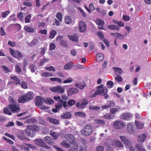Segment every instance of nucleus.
<instances>
[{"label":"nucleus","instance_id":"nucleus-43","mask_svg":"<svg viewBox=\"0 0 151 151\" xmlns=\"http://www.w3.org/2000/svg\"><path fill=\"white\" fill-rule=\"evenodd\" d=\"M75 114L76 116L83 118L85 117L86 116L84 113L80 111L77 112Z\"/></svg>","mask_w":151,"mask_h":151},{"label":"nucleus","instance_id":"nucleus-44","mask_svg":"<svg viewBox=\"0 0 151 151\" xmlns=\"http://www.w3.org/2000/svg\"><path fill=\"white\" fill-rule=\"evenodd\" d=\"M135 123L137 128L138 129H141L143 127L144 125L143 123L140 122H136V121H135Z\"/></svg>","mask_w":151,"mask_h":151},{"label":"nucleus","instance_id":"nucleus-57","mask_svg":"<svg viewBox=\"0 0 151 151\" xmlns=\"http://www.w3.org/2000/svg\"><path fill=\"white\" fill-rule=\"evenodd\" d=\"M107 84L108 86H107L109 88H112L113 86L114 83L113 82L111 81H108L106 83Z\"/></svg>","mask_w":151,"mask_h":151},{"label":"nucleus","instance_id":"nucleus-63","mask_svg":"<svg viewBox=\"0 0 151 151\" xmlns=\"http://www.w3.org/2000/svg\"><path fill=\"white\" fill-rule=\"evenodd\" d=\"M21 86L22 88L24 89H27L28 88L26 83L24 81H22L21 84Z\"/></svg>","mask_w":151,"mask_h":151},{"label":"nucleus","instance_id":"nucleus-26","mask_svg":"<svg viewBox=\"0 0 151 151\" xmlns=\"http://www.w3.org/2000/svg\"><path fill=\"white\" fill-rule=\"evenodd\" d=\"M45 140L48 143L51 145H52L54 144L53 139H51L50 137L46 136L45 138Z\"/></svg>","mask_w":151,"mask_h":151},{"label":"nucleus","instance_id":"nucleus-51","mask_svg":"<svg viewBox=\"0 0 151 151\" xmlns=\"http://www.w3.org/2000/svg\"><path fill=\"white\" fill-rule=\"evenodd\" d=\"M56 17V18L59 20L60 22H62V15L61 13H57Z\"/></svg>","mask_w":151,"mask_h":151},{"label":"nucleus","instance_id":"nucleus-23","mask_svg":"<svg viewBox=\"0 0 151 151\" xmlns=\"http://www.w3.org/2000/svg\"><path fill=\"white\" fill-rule=\"evenodd\" d=\"M24 123L28 124L31 123L36 124L37 123V121L36 119L31 118L26 120L24 121Z\"/></svg>","mask_w":151,"mask_h":151},{"label":"nucleus","instance_id":"nucleus-34","mask_svg":"<svg viewBox=\"0 0 151 151\" xmlns=\"http://www.w3.org/2000/svg\"><path fill=\"white\" fill-rule=\"evenodd\" d=\"M112 69L116 72L121 74L123 72L121 68H118L116 67H113Z\"/></svg>","mask_w":151,"mask_h":151},{"label":"nucleus","instance_id":"nucleus-42","mask_svg":"<svg viewBox=\"0 0 151 151\" xmlns=\"http://www.w3.org/2000/svg\"><path fill=\"white\" fill-rule=\"evenodd\" d=\"M15 71L18 74H21L22 70L20 66L18 65H15Z\"/></svg>","mask_w":151,"mask_h":151},{"label":"nucleus","instance_id":"nucleus-16","mask_svg":"<svg viewBox=\"0 0 151 151\" xmlns=\"http://www.w3.org/2000/svg\"><path fill=\"white\" fill-rule=\"evenodd\" d=\"M133 127V125L131 123L127 124V129L129 133L132 134L134 133V129Z\"/></svg>","mask_w":151,"mask_h":151},{"label":"nucleus","instance_id":"nucleus-17","mask_svg":"<svg viewBox=\"0 0 151 151\" xmlns=\"http://www.w3.org/2000/svg\"><path fill=\"white\" fill-rule=\"evenodd\" d=\"M35 143L37 145L42 147L45 143L43 140L41 139H36L34 140Z\"/></svg>","mask_w":151,"mask_h":151},{"label":"nucleus","instance_id":"nucleus-56","mask_svg":"<svg viewBox=\"0 0 151 151\" xmlns=\"http://www.w3.org/2000/svg\"><path fill=\"white\" fill-rule=\"evenodd\" d=\"M100 108L99 106H90L89 107V109L90 110H98L100 109Z\"/></svg>","mask_w":151,"mask_h":151},{"label":"nucleus","instance_id":"nucleus-48","mask_svg":"<svg viewBox=\"0 0 151 151\" xmlns=\"http://www.w3.org/2000/svg\"><path fill=\"white\" fill-rule=\"evenodd\" d=\"M50 80L52 81H56L59 83H60L62 82V80L58 78H51Z\"/></svg>","mask_w":151,"mask_h":151},{"label":"nucleus","instance_id":"nucleus-22","mask_svg":"<svg viewBox=\"0 0 151 151\" xmlns=\"http://www.w3.org/2000/svg\"><path fill=\"white\" fill-rule=\"evenodd\" d=\"M11 111L10 110V108L9 104L8 106L5 108L4 109V112L5 114L9 115H12Z\"/></svg>","mask_w":151,"mask_h":151},{"label":"nucleus","instance_id":"nucleus-45","mask_svg":"<svg viewBox=\"0 0 151 151\" xmlns=\"http://www.w3.org/2000/svg\"><path fill=\"white\" fill-rule=\"evenodd\" d=\"M108 27L111 29H115L119 30L120 29L119 27L116 25H110L108 26Z\"/></svg>","mask_w":151,"mask_h":151},{"label":"nucleus","instance_id":"nucleus-25","mask_svg":"<svg viewBox=\"0 0 151 151\" xmlns=\"http://www.w3.org/2000/svg\"><path fill=\"white\" fill-rule=\"evenodd\" d=\"M69 39L72 40L73 42H78V37L76 35H68Z\"/></svg>","mask_w":151,"mask_h":151},{"label":"nucleus","instance_id":"nucleus-41","mask_svg":"<svg viewBox=\"0 0 151 151\" xmlns=\"http://www.w3.org/2000/svg\"><path fill=\"white\" fill-rule=\"evenodd\" d=\"M62 146L66 148H68L70 147V145L67 143L66 141H63L60 144Z\"/></svg>","mask_w":151,"mask_h":151},{"label":"nucleus","instance_id":"nucleus-49","mask_svg":"<svg viewBox=\"0 0 151 151\" xmlns=\"http://www.w3.org/2000/svg\"><path fill=\"white\" fill-rule=\"evenodd\" d=\"M42 76L44 77L53 76V75L48 72H44L42 74Z\"/></svg>","mask_w":151,"mask_h":151},{"label":"nucleus","instance_id":"nucleus-5","mask_svg":"<svg viewBox=\"0 0 151 151\" xmlns=\"http://www.w3.org/2000/svg\"><path fill=\"white\" fill-rule=\"evenodd\" d=\"M27 129L25 130V132L26 134L31 137H33L34 135L32 132L31 129L32 128L37 129L38 127L36 125H34L32 126L27 125Z\"/></svg>","mask_w":151,"mask_h":151},{"label":"nucleus","instance_id":"nucleus-10","mask_svg":"<svg viewBox=\"0 0 151 151\" xmlns=\"http://www.w3.org/2000/svg\"><path fill=\"white\" fill-rule=\"evenodd\" d=\"M112 144L113 146L120 148H122L124 145L120 141L114 140L112 141Z\"/></svg>","mask_w":151,"mask_h":151},{"label":"nucleus","instance_id":"nucleus-21","mask_svg":"<svg viewBox=\"0 0 151 151\" xmlns=\"http://www.w3.org/2000/svg\"><path fill=\"white\" fill-rule=\"evenodd\" d=\"M73 66V63L72 62H70L64 65V69L68 70L71 68Z\"/></svg>","mask_w":151,"mask_h":151},{"label":"nucleus","instance_id":"nucleus-1","mask_svg":"<svg viewBox=\"0 0 151 151\" xmlns=\"http://www.w3.org/2000/svg\"><path fill=\"white\" fill-rule=\"evenodd\" d=\"M119 138L122 142L125 145L126 148H128L130 151H134V148L132 146V143L130 140L126 137L122 135L119 136Z\"/></svg>","mask_w":151,"mask_h":151},{"label":"nucleus","instance_id":"nucleus-37","mask_svg":"<svg viewBox=\"0 0 151 151\" xmlns=\"http://www.w3.org/2000/svg\"><path fill=\"white\" fill-rule=\"evenodd\" d=\"M48 120L50 122L54 124H57L59 123V121L57 119H55L51 118H49Z\"/></svg>","mask_w":151,"mask_h":151},{"label":"nucleus","instance_id":"nucleus-13","mask_svg":"<svg viewBox=\"0 0 151 151\" xmlns=\"http://www.w3.org/2000/svg\"><path fill=\"white\" fill-rule=\"evenodd\" d=\"M17 137L20 139L24 140L27 139L25 133L24 131H19L17 134Z\"/></svg>","mask_w":151,"mask_h":151},{"label":"nucleus","instance_id":"nucleus-62","mask_svg":"<svg viewBox=\"0 0 151 151\" xmlns=\"http://www.w3.org/2000/svg\"><path fill=\"white\" fill-rule=\"evenodd\" d=\"M31 16L30 14L28 15L25 18V23H29L30 22V18Z\"/></svg>","mask_w":151,"mask_h":151},{"label":"nucleus","instance_id":"nucleus-29","mask_svg":"<svg viewBox=\"0 0 151 151\" xmlns=\"http://www.w3.org/2000/svg\"><path fill=\"white\" fill-rule=\"evenodd\" d=\"M25 30L28 32H34V29L30 26H25L24 28Z\"/></svg>","mask_w":151,"mask_h":151},{"label":"nucleus","instance_id":"nucleus-33","mask_svg":"<svg viewBox=\"0 0 151 151\" xmlns=\"http://www.w3.org/2000/svg\"><path fill=\"white\" fill-rule=\"evenodd\" d=\"M15 55V56H14V57L16 58H18V59H21L22 57V53L17 51H16Z\"/></svg>","mask_w":151,"mask_h":151},{"label":"nucleus","instance_id":"nucleus-35","mask_svg":"<svg viewBox=\"0 0 151 151\" xmlns=\"http://www.w3.org/2000/svg\"><path fill=\"white\" fill-rule=\"evenodd\" d=\"M18 101L19 103H24L26 101H27V100L24 95V96H21L19 97Z\"/></svg>","mask_w":151,"mask_h":151},{"label":"nucleus","instance_id":"nucleus-15","mask_svg":"<svg viewBox=\"0 0 151 151\" xmlns=\"http://www.w3.org/2000/svg\"><path fill=\"white\" fill-rule=\"evenodd\" d=\"M78 91V90L76 88H72L69 89L67 91V94L68 95L70 96L76 93Z\"/></svg>","mask_w":151,"mask_h":151},{"label":"nucleus","instance_id":"nucleus-19","mask_svg":"<svg viewBox=\"0 0 151 151\" xmlns=\"http://www.w3.org/2000/svg\"><path fill=\"white\" fill-rule=\"evenodd\" d=\"M25 96L27 101L31 100L34 98V94L32 91L28 92Z\"/></svg>","mask_w":151,"mask_h":151},{"label":"nucleus","instance_id":"nucleus-9","mask_svg":"<svg viewBox=\"0 0 151 151\" xmlns=\"http://www.w3.org/2000/svg\"><path fill=\"white\" fill-rule=\"evenodd\" d=\"M44 101V99L41 96H38L35 98V103L37 105H42Z\"/></svg>","mask_w":151,"mask_h":151},{"label":"nucleus","instance_id":"nucleus-58","mask_svg":"<svg viewBox=\"0 0 151 151\" xmlns=\"http://www.w3.org/2000/svg\"><path fill=\"white\" fill-rule=\"evenodd\" d=\"M48 61H49L48 59H47L45 58H44L42 60L39 62V65L40 66H42L44 64Z\"/></svg>","mask_w":151,"mask_h":151},{"label":"nucleus","instance_id":"nucleus-31","mask_svg":"<svg viewBox=\"0 0 151 151\" xmlns=\"http://www.w3.org/2000/svg\"><path fill=\"white\" fill-rule=\"evenodd\" d=\"M50 134L55 139H57L59 135L58 133L52 131L50 132Z\"/></svg>","mask_w":151,"mask_h":151},{"label":"nucleus","instance_id":"nucleus-14","mask_svg":"<svg viewBox=\"0 0 151 151\" xmlns=\"http://www.w3.org/2000/svg\"><path fill=\"white\" fill-rule=\"evenodd\" d=\"M74 86L79 89L82 90L86 86V85L84 82H77L74 84Z\"/></svg>","mask_w":151,"mask_h":151},{"label":"nucleus","instance_id":"nucleus-2","mask_svg":"<svg viewBox=\"0 0 151 151\" xmlns=\"http://www.w3.org/2000/svg\"><path fill=\"white\" fill-rule=\"evenodd\" d=\"M92 131V127L89 124L85 125L80 131L81 135L87 136L90 135Z\"/></svg>","mask_w":151,"mask_h":151},{"label":"nucleus","instance_id":"nucleus-60","mask_svg":"<svg viewBox=\"0 0 151 151\" xmlns=\"http://www.w3.org/2000/svg\"><path fill=\"white\" fill-rule=\"evenodd\" d=\"M117 37L118 39L122 40L124 38V35L119 33H117Z\"/></svg>","mask_w":151,"mask_h":151},{"label":"nucleus","instance_id":"nucleus-3","mask_svg":"<svg viewBox=\"0 0 151 151\" xmlns=\"http://www.w3.org/2000/svg\"><path fill=\"white\" fill-rule=\"evenodd\" d=\"M103 85L101 84L100 86L97 87L99 95H101L104 96V98L107 99L108 97V95L106 93L108 91L106 87H103Z\"/></svg>","mask_w":151,"mask_h":151},{"label":"nucleus","instance_id":"nucleus-39","mask_svg":"<svg viewBox=\"0 0 151 151\" xmlns=\"http://www.w3.org/2000/svg\"><path fill=\"white\" fill-rule=\"evenodd\" d=\"M114 117V116L113 115H112L110 113L104 115L103 116V117L105 118L108 119H113Z\"/></svg>","mask_w":151,"mask_h":151},{"label":"nucleus","instance_id":"nucleus-47","mask_svg":"<svg viewBox=\"0 0 151 151\" xmlns=\"http://www.w3.org/2000/svg\"><path fill=\"white\" fill-rule=\"evenodd\" d=\"M44 102L47 104H51L54 103V101L50 98H47L46 100L44 99Z\"/></svg>","mask_w":151,"mask_h":151},{"label":"nucleus","instance_id":"nucleus-55","mask_svg":"<svg viewBox=\"0 0 151 151\" xmlns=\"http://www.w3.org/2000/svg\"><path fill=\"white\" fill-rule=\"evenodd\" d=\"M9 13V11H6L5 12H2L1 14V17L3 18H4L6 17L8 15Z\"/></svg>","mask_w":151,"mask_h":151},{"label":"nucleus","instance_id":"nucleus-24","mask_svg":"<svg viewBox=\"0 0 151 151\" xmlns=\"http://www.w3.org/2000/svg\"><path fill=\"white\" fill-rule=\"evenodd\" d=\"M96 58L99 62L102 61L104 59V55L101 53H98L96 55Z\"/></svg>","mask_w":151,"mask_h":151},{"label":"nucleus","instance_id":"nucleus-40","mask_svg":"<svg viewBox=\"0 0 151 151\" xmlns=\"http://www.w3.org/2000/svg\"><path fill=\"white\" fill-rule=\"evenodd\" d=\"M136 148L139 151H146L144 147L140 145H137Z\"/></svg>","mask_w":151,"mask_h":151},{"label":"nucleus","instance_id":"nucleus-11","mask_svg":"<svg viewBox=\"0 0 151 151\" xmlns=\"http://www.w3.org/2000/svg\"><path fill=\"white\" fill-rule=\"evenodd\" d=\"M65 137L67 140L70 143H74L76 139L72 134H66Z\"/></svg>","mask_w":151,"mask_h":151},{"label":"nucleus","instance_id":"nucleus-52","mask_svg":"<svg viewBox=\"0 0 151 151\" xmlns=\"http://www.w3.org/2000/svg\"><path fill=\"white\" fill-rule=\"evenodd\" d=\"M56 34V32L54 30H52L50 32V34L49 37L51 39L53 38L54 37Z\"/></svg>","mask_w":151,"mask_h":151},{"label":"nucleus","instance_id":"nucleus-54","mask_svg":"<svg viewBox=\"0 0 151 151\" xmlns=\"http://www.w3.org/2000/svg\"><path fill=\"white\" fill-rule=\"evenodd\" d=\"M109 107V108H111L114 106H115V103L113 101H109L107 103Z\"/></svg>","mask_w":151,"mask_h":151},{"label":"nucleus","instance_id":"nucleus-28","mask_svg":"<svg viewBox=\"0 0 151 151\" xmlns=\"http://www.w3.org/2000/svg\"><path fill=\"white\" fill-rule=\"evenodd\" d=\"M71 115L69 112H66L61 115V117L63 119H68L71 117Z\"/></svg>","mask_w":151,"mask_h":151},{"label":"nucleus","instance_id":"nucleus-6","mask_svg":"<svg viewBox=\"0 0 151 151\" xmlns=\"http://www.w3.org/2000/svg\"><path fill=\"white\" fill-rule=\"evenodd\" d=\"M9 105L11 111L14 113H18L21 111L19 105L17 104V103H13L12 104Z\"/></svg>","mask_w":151,"mask_h":151},{"label":"nucleus","instance_id":"nucleus-30","mask_svg":"<svg viewBox=\"0 0 151 151\" xmlns=\"http://www.w3.org/2000/svg\"><path fill=\"white\" fill-rule=\"evenodd\" d=\"M63 101L60 100L58 102V103L55 104V107L56 108L58 109H60L62 108L63 106Z\"/></svg>","mask_w":151,"mask_h":151},{"label":"nucleus","instance_id":"nucleus-61","mask_svg":"<svg viewBox=\"0 0 151 151\" xmlns=\"http://www.w3.org/2000/svg\"><path fill=\"white\" fill-rule=\"evenodd\" d=\"M95 122L98 124H105L104 121L101 119H97L95 120Z\"/></svg>","mask_w":151,"mask_h":151},{"label":"nucleus","instance_id":"nucleus-8","mask_svg":"<svg viewBox=\"0 0 151 151\" xmlns=\"http://www.w3.org/2000/svg\"><path fill=\"white\" fill-rule=\"evenodd\" d=\"M79 31L81 32H84L86 30V25L85 23L82 21H80L79 22Z\"/></svg>","mask_w":151,"mask_h":151},{"label":"nucleus","instance_id":"nucleus-59","mask_svg":"<svg viewBox=\"0 0 151 151\" xmlns=\"http://www.w3.org/2000/svg\"><path fill=\"white\" fill-rule=\"evenodd\" d=\"M8 100L9 102V104H12L13 103H17L13 99V98L11 96H9L8 98Z\"/></svg>","mask_w":151,"mask_h":151},{"label":"nucleus","instance_id":"nucleus-32","mask_svg":"<svg viewBox=\"0 0 151 151\" xmlns=\"http://www.w3.org/2000/svg\"><path fill=\"white\" fill-rule=\"evenodd\" d=\"M96 24L98 25L103 27L104 23V21L100 19H98L96 20Z\"/></svg>","mask_w":151,"mask_h":151},{"label":"nucleus","instance_id":"nucleus-46","mask_svg":"<svg viewBox=\"0 0 151 151\" xmlns=\"http://www.w3.org/2000/svg\"><path fill=\"white\" fill-rule=\"evenodd\" d=\"M113 22L114 23L117 24L119 25V26L120 27H123L124 25V24L122 21H121L113 20Z\"/></svg>","mask_w":151,"mask_h":151},{"label":"nucleus","instance_id":"nucleus-12","mask_svg":"<svg viewBox=\"0 0 151 151\" xmlns=\"http://www.w3.org/2000/svg\"><path fill=\"white\" fill-rule=\"evenodd\" d=\"M40 42L37 38H35L30 43L28 44V45L30 47L36 46L39 45Z\"/></svg>","mask_w":151,"mask_h":151},{"label":"nucleus","instance_id":"nucleus-53","mask_svg":"<svg viewBox=\"0 0 151 151\" xmlns=\"http://www.w3.org/2000/svg\"><path fill=\"white\" fill-rule=\"evenodd\" d=\"M74 68L75 69H80L84 68L83 67L80 65H75L74 66Z\"/></svg>","mask_w":151,"mask_h":151},{"label":"nucleus","instance_id":"nucleus-20","mask_svg":"<svg viewBox=\"0 0 151 151\" xmlns=\"http://www.w3.org/2000/svg\"><path fill=\"white\" fill-rule=\"evenodd\" d=\"M131 117V114L128 113H124L120 116L121 119L128 120Z\"/></svg>","mask_w":151,"mask_h":151},{"label":"nucleus","instance_id":"nucleus-38","mask_svg":"<svg viewBox=\"0 0 151 151\" xmlns=\"http://www.w3.org/2000/svg\"><path fill=\"white\" fill-rule=\"evenodd\" d=\"M1 67L5 73H7L8 72H12L11 70L10 69L5 65H2L1 66Z\"/></svg>","mask_w":151,"mask_h":151},{"label":"nucleus","instance_id":"nucleus-36","mask_svg":"<svg viewBox=\"0 0 151 151\" xmlns=\"http://www.w3.org/2000/svg\"><path fill=\"white\" fill-rule=\"evenodd\" d=\"M65 21L66 23L67 24H70L72 23L71 18L70 16H66Z\"/></svg>","mask_w":151,"mask_h":151},{"label":"nucleus","instance_id":"nucleus-50","mask_svg":"<svg viewBox=\"0 0 151 151\" xmlns=\"http://www.w3.org/2000/svg\"><path fill=\"white\" fill-rule=\"evenodd\" d=\"M73 145L71 146L72 148L74 150L76 151L78 149V144L75 141L74 143H72Z\"/></svg>","mask_w":151,"mask_h":151},{"label":"nucleus","instance_id":"nucleus-7","mask_svg":"<svg viewBox=\"0 0 151 151\" xmlns=\"http://www.w3.org/2000/svg\"><path fill=\"white\" fill-rule=\"evenodd\" d=\"M124 124L120 121H116L113 124L114 128L117 129H122L124 127Z\"/></svg>","mask_w":151,"mask_h":151},{"label":"nucleus","instance_id":"nucleus-4","mask_svg":"<svg viewBox=\"0 0 151 151\" xmlns=\"http://www.w3.org/2000/svg\"><path fill=\"white\" fill-rule=\"evenodd\" d=\"M50 89L52 92L60 93H63L65 91V88L60 85L50 88Z\"/></svg>","mask_w":151,"mask_h":151},{"label":"nucleus","instance_id":"nucleus-27","mask_svg":"<svg viewBox=\"0 0 151 151\" xmlns=\"http://www.w3.org/2000/svg\"><path fill=\"white\" fill-rule=\"evenodd\" d=\"M10 78L12 79L14 81V82L16 83V84H20V80L17 76H14L10 77Z\"/></svg>","mask_w":151,"mask_h":151},{"label":"nucleus","instance_id":"nucleus-18","mask_svg":"<svg viewBox=\"0 0 151 151\" xmlns=\"http://www.w3.org/2000/svg\"><path fill=\"white\" fill-rule=\"evenodd\" d=\"M147 136L145 134H140L137 137L138 141L139 142H144L146 139Z\"/></svg>","mask_w":151,"mask_h":151},{"label":"nucleus","instance_id":"nucleus-64","mask_svg":"<svg viewBox=\"0 0 151 151\" xmlns=\"http://www.w3.org/2000/svg\"><path fill=\"white\" fill-rule=\"evenodd\" d=\"M8 44L10 46L14 47L15 46L16 43L14 42H12L10 40L8 42Z\"/></svg>","mask_w":151,"mask_h":151}]
</instances>
